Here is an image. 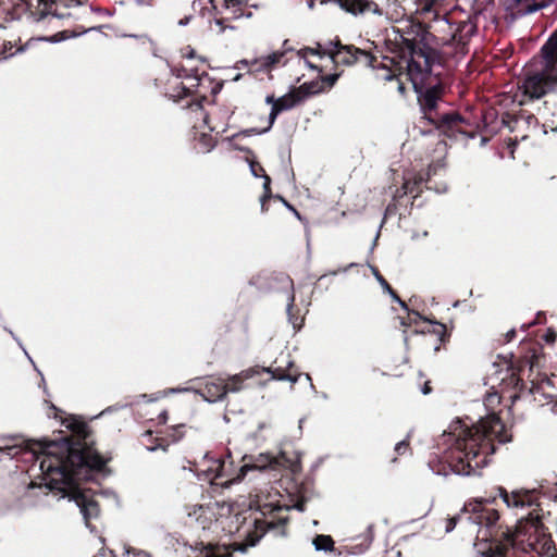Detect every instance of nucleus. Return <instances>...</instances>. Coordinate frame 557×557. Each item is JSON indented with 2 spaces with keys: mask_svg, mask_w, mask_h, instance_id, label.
<instances>
[{
  "mask_svg": "<svg viewBox=\"0 0 557 557\" xmlns=\"http://www.w3.org/2000/svg\"><path fill=\"white\" fill-rule=\"evenodd\" d=\"M372 528H373L372 525H369V527H368V533H369V534H368V536H367V543H368V545H369V544L372 542V540H373Z\"/></svg>",
  "mask_w": 557,
  "mask_h": 557,
  "instance_id": "79ce46f5",
  "label": "nucleus"
},
{
  "mask_svg": "<svg viewBox=\"0 0 557 557\" xmlns=\"http://www.w3.org/2000/svg\"><path fill=\"white\" fill-rule=\"evenodd\" d=\"M283 57V52H273L271 54L255 59L252 61V65L257 71H268L271 70L275 64L280 63Z\"/></svg>",
  "mask_w": 557,
  "mask_h": 557,
  "instance_id": "f3484780",
  "label": "nucleus"
},
{
  "mask_svg": "<svg viewBox=\"0 0 557 557\" xmlns=\"http://www.w3.org/2000/svg\"><path fill=\"white\" fill-rule=\"evenodd\" d=\"M293 366V361L287 362V367L290 368Z\"/></svg>",
  "mask_w": 557,
  "mask_h": 557,
  "instance_id": "69168bd1",
  "label": "nucleus"
},
{
  "mask_svg": "<svg viewBox=\"0 0 557 557\" xmlns=\"http://www.w3.org/2000/svg\"><path fill=\"white\" fill-rule=\"evenodd\" d=\"M263 129L261 131H258L257 128H248V129H245L236 135H234V137H238L240 135H245V136H251V135H259V134H263Z\"/></svg>",
  "mask_w": 557,
  "mask_h": 557,
  "instance_id": "72a5a7b5",
  "label": "nucleus"
},
{
  "mask_svg": "<svg viewBox=\"0 0 557 557\" xmlns=\"http://www.w3.org/2000/svg\"><path fill=\"white\" fill-rule=\"evenodd\" d=\"M499 496L504 503L513 509H524L537 504L539 495L532 490H520L508 493L505 488L499 487Z\"/></svg>",
  "mask_w": 557,
  "mask_h": 557,
  "instance_id": "9d476101",
  "label": "nucleus"
},
{
  "mask_svg": "<svg viewBox=\"0 0 557 557\" xmlns=\"http://www.w3.org/2000/svg\"><path fill=\"white\" fill-rule=\"evenodd\" d=\"M391 295V297L393 298V300H395L396 302H398L405 310H408V307L406 305V302H404L398 296L397 294L392 289V293H388Z\"/></svg>",
  "mask_w": 557,
  "mask_h": 557,
  "instance_id": "c9c22d12",
  "label": "nucleus"
},
{
  "mask_svg": "<svg viewBox=\"0 0 557 557\" xmlns=\"http://www.w3.org/2000/svg\"><path fill=\"white\" fill-rule=\"evenodd\" d=\"M371 268V271L374 275V277L376 278V281L380 283V285L382 286V288L387 292V293H392V287L389 286V284L386 282V280L380 274L379 270L375 268V267H372L370 265Z\"/></svg>",
  "mask_w": 557,
  "mask_h": 557,
  "instance_id": "bb28decb",
  "label": "nucleus"
},
{
  "mask_svg": "<svg viewBox=\"0 0 557 557\" xmlns=\"http://www.w3.org/2000/svg\"><path fill=\"white\" fill-rule=\"evenodd\" d=\"M304 100V97L299 95V91H292L276 99L273 107H271V111L269 114V125L263 128V132H269L272 125L274 124L277 115L286 110H290L300 103Z\"/></svg>",
  "mask_w": 557,
  "mask_h": 557,
  "instance_id": "f8f14e48",
  "label": "nucleus"
},
{
  "mask_svg": "<svg viewBox=\"0 0 557 557\" xmlns=\"http://www.w3.org/2000/svg\"><path fill=\"white\" fill-rule=\"evenodd\" d=\"M487 522L483 535V540L491 541L488 547L479 553L478 557H510L515 541L508 531L497 530L499 519L498 511L495 509L487 510Z\"/></svg>",
  "mask_w": 557,
  "mask_h": 557,
  "instance_id": "7ed1b4c3",
  "label": "nucleus"
},
{
  "mask_svg": "<svg viewBox=\"0 0 557 557\" xmlns=\"http://www.w3.org/2000/svg\"><path fill=\"white\" fill-rule=\"evenodd\" d=\"M456 419L441 436L438 446H444V461L458 475H475L487 466L495 453L494 441L510 442L505 424L496 414L482 418L478 423Z\"/></svg>",
  "mask_w": 557,
  "mask_h": 557,
  "instance_id": "f03ea898",
  "label": "nucleus"
},
{
  "mask_svg": "<svg viewBox=\"0 0 557 557\" xmlns=\"http://www.w3.org/2000/svg\"><path fill=\"white\" fill-rule=\"evenodd\" d=\"M209 128H210V131H212V132H216V133H219V132H225V127H222L221 129H219L216 125L209 126Z\"/></svg>",
  "mask_w": 557,
  "mask_h": 557,
  "instance_id": "de8ad7c7",
  "label": "nucleus"
},
{
  "mask_svg": "<svg viewBox=\"0 0 557 557\" xmlns=\"http://www.w3.org/2000/svg\"><path fill=\"white\" fill-rule=\"evenodd\" d=\"M529 546L531 550L537 554L547 555L553 548V542L545 534H543L539 543L530 542Z\"/></svg>",
  "mask_w": 557,
  "mask_h": 557,
  "instance_id": "5701e85b",
  "label": "nucleus"
},
{
  "mask_svg": "<svg viewBox=\"0 0 557 557\" xmlns=\"http://www.w3.org/2000/svg\"><path fill=\"white\" fill-rule=\"evenodd\" d=\"M404 46L409 53L407 73L413 86L422 84L432 72L435 54L431 49L419 47L413 40L404 38Z\"/></svg>",
  "mask_w": 557,
  "mask_h": 557,
  "instance_id": "39448f33",
  "label": "nucleus"
},
{
  "mask_svg": "<svg viewBox=\"0 0 557 557\" xmlns=\"http://www.w3.org/2000/svg\"><path fill=\"white\" fill-rule=\"evenodd\" d=\"M25 50V47H20L16 51L10 52L9 55H14L15 53L23 52Z\"/></svg>",
  "mask_w": 557,
  "mask_h": 557,
  "instance_id": "603ef678",
  "label": "nucleus"
},
{
  "mask_svg": "<svg viewBox=\"0 0 557 557\" xmlns=\"http://www.w3.org/2000/svg\"><path fill=\"white\" fill-rule=\"evenodd\" d=\"M253 523L259 528L261 531H265L267 529H273L275 528V523L272 520L263 519H255Z\"/></svg>",
  "mask_w": 557,
  "mask_h": 557,
  "instance_id": "cd10ccee",
  "label": "nucleus"
},
{
  "mask_svg": "<svg viewBox=\"0 0 557 557\" xmlns=\"http://www.w3.org/2000/svg\"><path fill=\"white\" fill-rule=\"evenodd\" d=\"M240 74H237L235 77H234V81H238L240 78Z\"/></svg>",
  "mask_w": 557,
  "mask_h": 557,
  "instance_id": "0e129e2a",
  "label": "nucleus"
},
{
  "mask_svg": "<svg viewBox=\"0 0 557 557\" xmlns=\"http://www.w3.org/2000/svg\"><path fill=\"white\" fill-rule=\"evenodd\" d=\"M172 73L177 77V78H181V79H185L187 81L188 76L193 73V71H188L184 67H180V69H173L172 70Z\"/></svg>",
  "mask_w": 557,
  "mask_h": 557,
  "instance_id": "c756f323",
  "label": "nucleus"
},
{
  "mask_svg": "<svg viewBox=\"0 0 557 557\" xmlns=\"http://www.w3.org/2000/svg\"><path fill=\"white\" fill-rule=\"evenodd\" d=\"M262 372L263 373H269L271 374V379L272 380H277V381H289L292 382L293 384L296 383L298 381V375H293V374H286L284 372V370L282 368H264L262 367Z\"/></svg>",
  "mask_w": 557,
  "mask_h": 557,
  "instance_id": "aec40b11",
  "label": "nucleus"
},
{
  "mask_svg": "<svg viewBox=\"0 0 557 557\" xmlns=\"http://www.w3.org/2000/svg\"><path fill=\"white\" fill-rule=\"evenodd\" d=\"M208 75L206 73H202L201 75L198 74L197 71H193V73L187 78V84L182 86V90L184 91V95H189L194 92L200 85V82L202 78L207 77Z\"/></svg>",
  "mask_w": 557,
  "mask_h": 557,
  "instance_id": "412c9836",
  "label": "nucleus"
},
{
  "mask_svg": "<svg viewBox=\"0 0 557 557\" xmlns=\"http://www.w3.org/2000/svg\"><path fill=\"white\" fill-rule=\"evenodd\" d=\"M23 352H25V356L27 357V359H28L29 361H33V358L29 356V354H28V352H26V349H23Z\"/></svg>",
  "mask_w": 557,
  "mask_h": 557,
  "instance_id": "bf43d9fd",
  "label": "nucleus"
},
{
  "mask_svg": "<svg viewBox=\"0 0 557 557\" xmlns=\"http://www.w3.org/2000/svg\"><path fill=\"white\" fill-rule=\"evenodd\" d=\"M476 24L471 20H465L457 23L449 38L443 41L446 47H454L455 54L465 55L468 52V44L476 34Z\"/></svg>",
  "mask_w": 557,
  "mask_h": 557,
  "instance_id": "0eeeda50",
  "label": "nucleus"
},
{
  "mask_svg": "<svg viewBox=\"0 0 557 557\" xmlns=\"http://www.w3.org/2000/svg\"><path fill=\"white\" fill-rule=\"evenodd\" d=\"M435 324L437 325V330L435 332L440 335H443L445 333V325L437 322H435Z\"/></svg>",
  "mask_w": 557,
  "mask_h": 557,
  "instance_id": "37998d69",
  "label": "nucleus"
},
{
  "mask_svg": "<svg viewBox=\"0 0 557 557\" xmlns=\"http://www.w3.org/2000/svg\"><path fill=\"white\" fill-rule=\"evenodd\" d=\"M440 95L436 88H428L422 95L420 102L425 117L433 123L443 133L458 132L462 133L459 125L465 123V120L458 113H443L440 114L435 111Z\"/></svg>",
  "mask_w": 557,
  "mask_h": 557,
  "instance_id": "20e7f679",
  "label": "nucleus"
},
{
  "mask_svg": "<svg viewBox=\"0 0 557 557\" xmlns=\"http://www.w3.org/2000/svg\"><path fill=\"white\" fill-rule=\"evenodd\" d=\"M133 554L135 557H151L148 553L146 552H135L133 550Z\"/></svg>",
  "mask_w": 557,
  "mask_h": 557,
  "instance_id": "c03bdc74",
  "label": "nucleus"
},
{
  "mask_svg": "<svg viewBox=\"0 0 557 557\" xmlns=\"http://www.w3.org/2000/svg\"><path fill=\"white\" fill-rule=\"evenodd\" d=\"M247 65H248V61H247V60H240V61L237 63L236 67H237V69H240L242 66H247Z\"/></svg>",
  "mask_w": 557,
  "mask_h": 557,
  "instance_id": "8fccbe9b",
  "label": "nucleus"
},
{
  "mask_svg": "<svg viewBox=\"0 0 557 557\" xmlns=\"http://www.w3.org/2000/svg\"><path fill=\"white\" fill-rule=\"evenodd\" d=\"M262 372V367H252L242 372L230 376L227 384V393H237L244 388V381L252 379L256 375H259Z\"/></svg>",
  "mask_w": 557,
  "mask_h": 557,
  "instance_id": "2eb2a0df",
  "label": "nucleus"
},
{
  "mask_svg": "<svg viewBox=\"0 0 557 557\" xmlns=\"http://www.w3.org/2000/svg\"><path fill=\"white\" fill-rule=\"evenodd\" d=\"M41 456L37 458L39 469L45 475L46 486L58 491L61 497H69L79 508L89 527L91 519L99 515V505L92 496L83 492L78 482L89 480L90 472L100 471L107 459L86 443L73 442L70 437L39 442Z\"/></svg>",
  "mask_w": 557,
  "mask_h": 557,
  "instance_id": "f257e3e1",
  "label": "nucleus"
},
{
  "mask_svg": "<svg viewBox=\"0 0 557 557\" xmlns=\"http://www.w3.org/2000/svg\"><path fill=\"white\" fill-rule=\"evenodd\" d=\"M258 540H259V537H257L256 540L250 541L249 544H246V545H243V546L238 547V549L242 550V552H245L247 546H255L256 543L258 542Z\"/></svg>",
  "mask_w": 557,
  "mask_h": 557,
  "instance_id": "ea45409f",
  "label": "nucleus"
},
{
  "mask_svg": "<svg viewBox=\"0 0 557 557\" xmlns=\"http://www.w3.org/2000/svg\"><path fill=\"white\" fill-rule=\"evenodd\" d=\"M213 9L223 17L216 18L215 24L222 26L226 20L251 17L252 12L245 0H211Z\"/></svg>",
  "mask_w": 557,
  "mask_h": 557,
  "instance_id": "6e6552de",
  "label": "nucleus"
},
{
  "mask_svg": "<svg viewBox=\"0 0 557 557\" xmlns=\"http://www.w3.org/2000/svg\"><path fill=\"white\" fill-rule=\"evenodd\" d=\"M227 394V384L223 379L208 381L201 389V395L209 403L222 400Z\"/></svg>",
  "mask_w": 557,
  "mask_h": 557,
  "instance_id": "4468645a",
  "label": "nucleus"
},
{
  "mask_svg": "<svg viewBox=\"0 0 557 557\" xmlns=\"http://www.w3.org/2000/svg\"><path fill=\"white\" fill-rule=\"evenodd\" d=\"M312 544L314 549L318 552H332L334 549V541L330 535H317L313 539Z\"/></svg>",
  "mask_w": 557,
  "mask_h": 557,
  "instance_id": "4be33fe9",
  "label": "nucleus"
},
{
  "mask_svg": "<svg viewBox=\"0 0 557 557\" xmlns=\"http://www.w3.org/2000/svg\"><path fill=\"white\" fill-rule=\"evenodd\" d=\"M276 99L274 98V96L270 95V96H267L265 98V102L268 104H271L273 107V103H275Z\"/></svg>",
  "mask_w": 557,
  "mask_h": 557,
  "instance_id": "a18cd8bd",
  "label": "nucleus"
},
{
  "mask_svg": "<svg viewBox=\"0 0 557 557\" xmlns=\"http://www.w3.org/2000/svg\"><path fill=\"white\" fill-rule=\"evenodd\" d=\"M357 265H358L357 263L352 262V263L348 264L347 267H345L343 269L332 271L330 274L331 275H337L339 272H347L350 268H354V267H357Z\"/></svg>",
  "mask_w": 557,
  "mask_h": 557,
  "instance_id": "4c0bfd02",
  "label": "nucleus"
},
{
  "mask_svg": "<svg viewBox=\"0 0 557 557\" xmlns=\"http://www.w3.org/2000/svg\"><path fill=\"white\" fill-rule=\"evenodd\" d=\"M23 352H25V356L27 357V359H28L29 361H33V358L29 356V354H28V352H26V349H23Z\"/></svg>",
  "mask_w": 557,
  "mask_h": 557,
  "instance_id": "6e6d98bb",
  "label": "nucleus"
},
{
  "mask_svg": "<svg viewBox=\"0 0 557 557\" xmlns=\"http://www.w3.org/2000/svg\"><path fill=\"white\" fill-rule=\"evenodd\" d=\"M200 466L201 468H197L196 471L202 480L213 481L226 476L225 461L220 458H211L209 453L205 454Z\"/></svg>",
  "mask_w": 557,
  "mask_h": 557,
  "instance_id": "9b49d317",
  "label": "nucleus"
},
{
  "mask_svg": "<svg viewBox=\"0 0 557 557\" xmlns=\"http://www.w3.org/2000/svg\"><path fill=\"white\" fill-rule=\"evenodd\" d=\"M313 5H314V1H313V0H309V2H308V7H309L310 9H312V8H313Z\"/></svg>",
  "mask_w": 557,
  "mask_h": 557,
  "instance_id": "e2e57ef3",
  "label": "nucleus"
},
{
  "mask_svg": "<svg viewBox=\"0 0 557 557\" xmlns=\"http://www.w3.org/2000/svg\"><path fill=\"white\" fill-rule=\"evenodd\" d=\"M187 23H188V18H187V17H186V18H183V20H181V21L178 22V24H180V25H182V26L187 25Z\"/></svg>",
  "mask_w": 557,
  "mask_h": 557,
  "instance_id": "864d4df0",
  "label": "nucleus"
},
{
  "mask_svg": "<svg viewBox=\"0 0 557 557\" xmlns=\"http://www.w3.org/2000/svg\"><path fill=\"white\" fill-rule=\"evenodd\" d=\"M463 515H469L468 511L465 510V507L461 509L460 513H458L457 516H455L453 518L447 519V523H446V532L447 533L451 532L456 528L457 524H461L463 527L469 525V522L467 520L459 519Z\"/></svg>",
  "mask_w": 557,
  "mask_h": 557,
  "instance_id": "393cba45",
  "label": "nucleus"
},
{
  "mask_svg": "<svg viewBox=\"0 0 557 557\" xmlns=\"http://www.w3.org/2000/svg\"><path fill=\"white\" fill-rule=\"evenodd\" d=\"M278 198L284 202V205H285L289 210H292V211L295 213V215H296L298 219H300V214L298 213V211H297L293 206H290L288 202H286L282 197H278Z\"/></svg>",
  "mask_w": 557,
  "mask_h": 557,
  "instance_id": "58836bf2",
  "label": "nucleus"
},
{
  "mask_svg": "<svg viewBox=\"0 0 557 557\" xmlns=\"http://www.w3.org/2000/svg\"><path fill=\"white\" fill-rule=\"evenodd\" d=\"M23 352H25V356L27 357V359H28L29 361H33V358L29 356V354H28V352H26V349H23Z\"/></svg>",
  "mask_w": 557,
  "mask_h": 557,
  "instance_id": "13d9d810",
  "label": "nucleus"
},
{
  "mask_svg": "<svg viewBox=\"0 0 557 557\" xmlns=\"http://www.w3.org/2000/svg\"><path fill=\"white\" fill-rule=\"evenodd\" d=\"M337 79H338V74H329V75H325L322 77L321 83H322L323 87L325 84L327 85V87H332L336 83Z\"/></svg>",
  "mask_w": 557,
  "mask_h": 557,
  "instance_id": "7c9ffc66",
  "label": "nucleus"
},
{
  "mask_svg": "<svg viewBox=\"0 0 557 557\" xmlns=\"http://www.w3.org/2000/svg\"><path fill=\"white\" fill-rule=\"evenodd\" d=\"M407 447H408V442L407 441H400V442H398L395 445V451L398 455H403L405 453V450L407 449Z\"/></svg>",
  "mask_w": 557,
  "mask_h": 557,
  "instance_id": "f704fd0d",
  "label": "nucleus"
},
{
  "mask_svg": "<svg viewBox=\"0 0 557 557\" xmlns=\"http://www.w3.org/2000/svg\"><path fill=\"white\" fill-rule=\"evenodd\" d=\"M491 509L492 508L485 507L482 502H469L465 504V510L468 511L469 515H463L459 519L467 520L469 525L476 530L478 536L481 535L483 537L488 516L487 510Z\"/></svg>",
  "mask_w": 557,
  "mask_h": 557,
  "instance_id": "1a4fd4ad",
  "label": "nucleus"
},
{
  "mask_svg": "<svg viewBox=\"0 0 557 557\" xmlns=\"http://www.w3.org/2000/svg\"><path fill=\"white\" fill-rule=\"evenodd\" d=\"M429 9H430V8H429V4L426 3V4L424 5L423 10H429Z\"/></svg>",
  "mask_w": 557,
  "mask_h": 557,
  "instance_id": "338daca9",
  "label": "nucleus"
},
{
  "mask_svg": "<svg viewBox=\"0 0 557 557\" xmlns=\"http://www.w3.org/2000/svg\"><path fill=\"white\" fill-rule=\"evenodd\" d=\"M23 352H25V356L27 357V359H28L29 361H33V358L29 356V354H28V352H26V349H23Z\"/></svg>",
  "mask_w": 557,
  "mask_h": 557,
  "instance_id": "4d7b16f0",
  "label": "nucleus"
},
{
  "mask_svg": "<svg viewBox=\"0 0 557 557\" xmlns=\"http://www.w3.org/2000/svg\"><path fill=\"white\" fill-rule=\"evenodd\" d=\"M11 49H12V44L11 42L4 44L3 45V50L1 51V53H5V52H8Z\"/></svg>",
  "mask_w": 557,
  "mask_h": 557,
  "instance_id": "49530a36",
  "label": "nucleus"
},
{
  "mask_svg": "<svg viewBox=\"0 0 557 557\" xmlns=\"http://www.w3.org/2000/svg\"><path fill=\"white\" fill-rule=\"evenodd\" d=\"M250 171H251V174L256 177H259V176H262L263 180H264V183H263V189H264V194L263 196L260 198V201H261V210L264 211L265 210V201L271 198V188H270V184H271V178L270 176H268L267 174H261L259 173V171L257 170L255 163H251L250 164Z\"/></svg>",
  "mask_w": 557,
  "mask_h": 557,
  "instance_id": "6ab92c4d",
  "label": "nucleus"
},
{
  "mask_svg": "<svg viewBox=\"0 0 557 557\" xmlns=\"http://www.w3.org/2000/svg\"><path fill=\"white\" fill-rule=\"evenodd\" d=\"M259 171L262 173L264 172L263 168H261V166H259Z\"/></svg>",
  "mask_w": 557,
  "mask_h": 557,
  "instance_id": "774afa93",
  "label": "nucleus"
},
{
  "mask_svg": "<svg viewBox=\"0 0 557 557\" xmlns=\"http://www.w3.org/2000/svg\"><path fill=\"white\" fill-rule=\"evenodd\" d=\"M515 334H516L515 330H510L509 332H507V334H506L507 339L511 341L513 338Z\"/></svg>",
  "mask_w": 557,
  "mask_h": 557,
  "instance_id": "09e8293b",
  "label": "nucleus"
},
{
  "mask_svg": "<svg viewBox=\"0 0 557 557\" xmlns=\"http://www.w3.org/2000/svg\"><path fill=\"white\" fill-rule=\"evenodd\" d=\"M65 38H67V36L65 35V32H63V33L54 34L50 37L44 38V40L49 41V42H59Z\"/></svg>",
  "mask_w": 557,
  "mask_h": 557,
  "instance_id": "2f4dec72",
  "label": "nucleus"
},
{
  "mask_svg": "<svg viewBox=\"0 0 557 557\" xmlns=\"http://www.w3.org/2000/svg\"><path fill=\"white\" fill-rule=\"evenodd\" d=\"M23 352H25V356L27 357V359H28L29 361H33V358L29 356V354H28V352H26V349H23Z\"/></svg>",
  "mask_w": 557,
  "mask_h": 557,
  "instance_id": "052dcab7",
  "label": "nucleus"
},
{
  "mask_svg": "<svg viewBox=\"0 0 557 557\" xmlns=\"http://www.w3.org/2000/svg\"><path fill=\"white\" fill-rule=\"evenodd\" d=\"M274 463V458L269 456V455H264V454H260L257 458H255L251 462H246L245 465H243L239 469V473L237 475V480H242L244 479L247 473L251 470H265L267 468H270L272 467Z\"/></svg>",
  "mask_w": 557,
  "mask_h": 557,
  "instance_id": "dca6fc26",
  "label": "nucleus"
},
{
  "mask_svg": "<svg viewBox=\"0 0 557 557\" xmlns=\"http://www.w3.org/2000/svg\"><path fill=\"white\" fill-rule=\"evenodd\" d=\"M327 54L331 57L333 62L344 65H352L359 62L367 66H371L374 60L372 54L366 50H361L354 46H343L341 44L333 42H330Z\"/></svg>",
  "mask_w": 557,
  "mask_h": 557,
  "instance_id": "423d86ee",
  "label": "nucleus"
},
{
  "mask_svg": "<svg viewBox=\"0 0 557 557\" xmlns=\"http://www.w3.org/2000/svg\"><path fill=\"white\" fill-rule=\"evenodd\" d=\"M200 139L203 141L206 146V151H210L214 147L211 136L202 134Z\"/></svg>",
  "mask_w": 557,
  "mask_h": 557,
  "instance_id": "473e14b6",
  "label": "nucleus"
},
{
  "mask_svg": "<svg viewBox=\"0 0 557 557\" xmlns=\"http://www.w3.org/2000/svg\"><path fill=\"white\" fill-rule=\"evenodd\" d=\"M23 352H25V356L27 357V359H28L29 361H33V358L29 356V354H28V352H26V349H23Z\"/></svg>",
  "mask_w": 557,
  "mask_h": 557,
  "instance_id": "5fc2aeb1",
  "label": "nucleus"
},
{
  "mask_svg": "<svg viewBox=\"0 0 557 557\" xmlns=\"http://www.w3.org/2000/svg\"><path fill=\"white\" fill-rule=\"evenodd\" d=\"M160 418L165 422V420H166V412H162L160 414Z\"/></svg>",
  "mask_w": 557,
  "mask_h": 557,
  "instance_id": "680f3d73",
  "label": "nucleus"
},
{
  "mask_svg": "<svg viewBox=\"0 0 557 557\" xmlns=\"http://www.w3.org/2000/svg\"><path fill=\"white\" fill-rule=\"evenodd\" d=\"M430 392H431V389H430V387H429V384H428V383H425L424 387L422 388V393H423L424 395H426V394H429Z\"/></svg>",
  "mask_w": 557,
  "mask_h": 557,
  "instance_id": "3c124183",
  "label": "nucleus"
},
{
  "mask_svg": "<svg viewBox=\"0 0 557 557\" xmlns=\"http://www.w3.org/2000/svg\"><path fill=\"white\" fill-rule=\"evenodd\" d=\"M345 11L358 14L372 12L377 15H382L383 12L379 5L371 0H334Z\"/></svg>",
  "mask_w": 557,
  "mask_h": 557,
  "instance_id": "ddd939ff",
  "label": "nucleus"
},
{
  "mask_svg": "<svg viewBox=\"0 0 557 557\" xmlns=\"http://www.w3.org/2000/svg\"><path fill=\"white\" fill-rule=\"evenodd\" d=\"M294 300H295V296L292 294L288 298V304H287V308H286V311H287V315H288V320L289 322L294 325V327H299L300 325H297L296 323V320H294V317L292 314V309L294 307Z\"/></svg>",
  "mask_w": 557,
  "mask_h": 557,
  "instance_id": "c85d7f7f",
  "label": "nucleus"
},
{
  "mask_svg": "<svg viewBox=\"0 0 557 557\" xmlns=\"http://www.w3.org/2000/svg\"><path fill=\"white\" fill-rule=\"evenodd\" d=\"M391 295V297L393 298V300H395L396 302H398L405 310H408V307L406 305V302H404L398 296L397 294L392 289V293H388Z\"/></svg>",
  "mask_w": 557,
  "mask_h": 557,
  "instance_id": "e433bc0d",
  "label": "nucleus"
},
{
  "mask_svg": "<svg viewBox=\"0 0 557 557\" xmlns=\"http://www.w3.org/2000/svg\"><path fill=\"white\" fill-rule=\"evenodd\" d=\"M304 61H305L306 65H307L309 69L314 70V71H318V72H321V70H320L317 65H314L313 63H311V62L308 60V58H307L306 60H304Z\"/></svg>",
  "mask_w": 557,
  "mask_h": 557,
  "instance_id": "a19ab883",
  "label": "nucleus"
},
{
  "mask_svg": "<svg viewBox=\"0 0 557 557\" xmlns=\"http://www.w3.org/2000/svg\"><path fill=\"white\" fill-rule=\"evenodd\" d=\"M544 7V4L536 3L534 0H516L515 14L518 16H524L541 10Z\"/></svg>",
  "mask_w": 557,
  "mask_h": 557,
  "instance_id": "a211bd4d",
  "label": "nucleus"
},
{
  "mask_svg": "<svg viewBox=\"0 0 557 557\" xmlns=\"http://www.w3.org/2000/svg\"><path fill=\"white\" fill-rule=\"evenodd\" d=\"M324 53L325 52H321L320 45L318 46L317 49L306 47V48L298 50V52H297L298 57L304 60H306L309 55H319L321 58Z\"/></svg>",
  "mask_w": 557,
  "mask_h": 557,
  "instance_id": "a878e982",
  "label": "nucleus"
},
{
  "mask_svg": "<svg viewBox=\"0 0 557 557\" xmlns=\"http://www.w3.org/2000/svg\"><path fill=\"white\" fill-rule=\"evenodd\" d=\"M324 87L321 82H310L302 84L296 91H299V95L304 97V99L309 95H315L322 91Z\"/></svg>",
  "mask_w": 557,
  "mask_h": 557,
  "instance_id": "b1692460",
  "label": "nucleus"
}]
</instances>
